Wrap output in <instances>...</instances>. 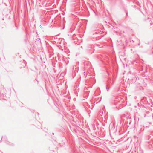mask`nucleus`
Masks as SVG:
<instances>
[{
  "mask_svg": "<svg viewBox=\"0 0 153 153\" xmlns=\"http://www.w3.org/2000/svg\"><path fill=\"white\" fill-rule=\"evenodd\" d=\"M126 15H127V14H128L127 12H126Z\"/></svg>",
  "mask_w": 153,
  "mask_h": 153,
  "instance_id": "obj_1",
  "label": "nucleus"
},
{
  "mask_svg": "<svg viewBox=\"0 0 153 153\" xmlns=\"http://www.w3.org/2000/svg\"><path fill=\"white\" fill-rule=\"evenodd\" d=\"M107 90L108 91V89L107 88Z\"/></svg>",
  "mask_w": 153,
  "mask_h": 153,
  "instance_id": "obj_2",
  "label": "nucleus"
},
{
  "mask_svg": "<svg viewBox=\"0 0 153 153\" xmlns=\"http://www.w3.org/2000/svg\"><path fill=\"white\" fill-rule=\"evenodd\" d=\"M52 134H53V135L54 134V133H52Z\"/></svg>",
  "mask_w": 153,
  "mask_h": 153,
  "instance_id": "obj_3",
  "label": "nucleus"
}]
</instances>
